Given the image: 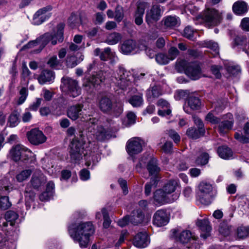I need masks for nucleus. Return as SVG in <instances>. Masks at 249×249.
Segmentation results:
<instances>
[{
	"mask_svg": "<svg viewBox=\"0 0 249 249\" xmlns=\"http://www.w3.org/2000/svg\"><path fill=\"white\" fill-rule=\"evenodd\" d=\"M223 14L222 11L214 8H207L198 18H201L208 27L215 26L221 22Z\"/></svg>",
	"mask_w": 249,
	"mask_h": 249,
	"instance_id": "nucleus-4",
	"label": "nucleus"
},
{
	"mask_svg": "<svg viewBox=\"0 0 249 249\" xmlns=\"http://www.w3.org/2000/svg\"><path fill=\"white\" fill-rule=\"evenodd\" d=\"M134 245L138 248H144L149 244L148 236L146 232L138 233L133 240Z\"/></svg>",
	"mask_w": 249,
	"mask_h": 249,
	"instance_id": "nucleus-22",
	"label": "nucleus"
},
{
	"mask_svg": "<svg viewBox=\"0 0 249 249\" xmlns=\"http://www.w3.org/2000/svg\"><path fill=\"white\" fill-rule=\"evenodd\" d=\"M83 18L79 12L72 13L68 18V25L72 28L83 23Z\"/></svg>",
	"mask_w": 249,
	"mask_h": 249,
	"instance_id": "nucleus-29",
	"label": "nucleus"
},
{
	"mask_svg": "<svg viewBox=\"0 0 249 249\" xmlns=\"http://www.w3.org/2000/svg\"><path fill=\"white\" fill-rule=\"evenodd\" d=\"M133 76L130 71H127L123 68H119L113 73L112 80L121 89H124L130 85Z\"/></svg>",
	"mask_w": 249,
	"mask_h": 249,
	"instance_id": "nucleus-7",
	"label": "nucleus"
},
{
	"mask_svg": "<svg viewBox=\"0 0 249 249\" xmlns=\"http://www.w3.org/2000/svg\"><path fill=\"white\" fill-rule=\"evenodd\" d=\"M99 106L103 112H108L111 111L115 113L116 115L120 114L123 110L122 103L119 102L113 105L111 100L106 96L101 99Z\"/></svg>",
	"mask_w": 249,
	"mask_h": 249,
	"instance_id": "nucleus-9",
	"label": "nucleus"
},
{
	"mask_svg": "<svg viewBox=\"0 0 249 249\" xmlns=\"http://www.w3.org/2000/svg\"><path fill=\"white\" fill-rule=\"evenodd\" d=\"M231 231V227L225 224L220 225L219 231L220 234L224 236H228Z\"/></svg>",
	"mask_w": 249,
	"mask_h": 249,
	"instance_id": "nucleus-54",
	"label": "nucleus"
},
{
	"mask_svg": "<svg viewBox=\"0 0 249 249\" xmlns=\"http://www.w3.org/2000/svg\"><path fill=\"white\" fill-rule=\"evenodd\" d=\"M226 69L230 75H236L240 71V69L238 66L234 65L226 66Z\"/></svg>",
	"mask_w": 249,
	"mask_h": 249,
	"instance_id": "nucleus-59",
	"label": "nucleus"
},
{
	"mask_svg": "<svg viewBox=\"0 0 249 249\" xmlns=\"http://www.w3.org/2000/svg\"><path fill=\"white\" fill-rule=\"evenodd\" d=\"M200 45L203 47L211 49L213 51L214 55L219 53V47L217 43L212 40H204L201 42Z\"/></svg>",
	"mask_w": 249,
	"mask_h": 249,
	"instance_id": "nucleus-41",
	"label": "nucleus"
},
{
	"mask_svg": "<svg viewBox=\"0 0 249 249\" xmlns=\"http://www.w3.org/2000/svg\"><path fill=\"white\" fill-rule=\"evenodd\" d=\"M68 231L71 237L75 242L79 243L81 248L88 247L89 237L94 232L93 225L90 222L72 224L69 227Z\"/></svg>",
	"mask_w": 249,
	"mask_h": 249,
	"instance_id": "nucleus-1",
	"label": "nucleus"
},
{
	"mask_svg": "<svg viewBox=\"0 0 249 249\" xmlns=\"http://www.w3.org/2000/svg\"><path fill=\"white\" fill-rule=\"evenodd\" d=\"M80 58V60L78 61L74 56L68 57L66 61L67 65L71 68H73L76 66L78 63L83 60L84 56L83 55H81Z\"/></svg>",
	"mask_w": 249,
	"mask_h": 249,
	"instance_id": "nucleus-49",
	"label": "nucleus"
},
{
	"mask_svg": "<svg viewBox=\"0 0 249 249\" xmlns=\"http://www.w3.org/2000/svg\"><path fill=\"white\" fill-rule=\"evenodd\" d=\"M143 142L139 137H134L129 139L126 145V151L132 158L140 153L142 150Z\"/></svg>",
	"mask_w": 249,
	"mask_h": 249,
	"instance_id": "nucleus-13",
	"label": "nucleus"
},
{
	"mask_svg": "<svg viewBox=\"0 0 249 249\" xmlns=\"http://www.w3.org/2000/svg\"><path fill=\"white\" fill-rule=\"evenodd\" d=\"M178 53L179 51L177 48L173 47L169 50L167 55L170 61H172L177 57Z\"/></svg>",
	"mask_w": 249,
	"mask_h": 249,
	"instance_id": "nucleus-61",
	"label": "nucleus"
},
{
	"mask_svg": "<svg viewBox=\"0 0 249 249\" xmlns=\"http://www.w3.org/2000/svg\"><path fill=\"white\" fill-rule=\"evenodd\" d=\"M187 104L192 110H196L200 108L201 102L197 97L190 96L188 99Z\"/></svg>",
	"mask_w": 249,
	"mask_h": 249,
	"instance_id": "nucleus-39",
	"label": "nucleus"
},
{
	"mask_svg": "<svg viewBox=\"0 0 249 249\" xmlns=\"http://www.w3.org/2000/svg\"><path fill=\"white\" fill-rule=\"evenodd\" d=\"M122 39L121 35L117 32L108 34L107 37L106 42L110 45H113L118 43Z\"/></svg>",
	"mask_w": 249,
	"mask_h": 249,
	"instance_id": "nucleus-36",
	"label": "nucleus"
},
{
	"mask_svg": "<svg viewBox=\"0 0 249 249\" xmlns=\"http://www.w3.org/2000/svg\"><path fill=\"white\" fill-rule=\"evenodd\" d=\"M130 216V221L134 225H138L141 223L144 218V214L142 212L139 210L134 211L132 215Z\"/></svg>",
	"mask_w": 249,
	"mask_h": 249,
	"instance_id": "nucleus-34",
	"label": "nucleus"
},
{
	"mask_svg": "<svg viewBox=\"0 0 249 249\" xmlns=\"http://www.w3.org/2000/svg\"><path fill=\"white\" fill-rule=\"evenodd\" d=\"M158 182V179L156 178H151V180L149 182L147 183L145 185L144 188V193L146 196H148L150 195L152 188H155L157 187Z\"/></svg>",
	"mask_w": 249,
	"mask_h": 249,
	"instance_id": "nucleus-42",
	"label": "nucleus"
},
{
	"mask_svg": "<svg viewBox=\"0 0 249 249\" xmlns=\"http://www.w3.org/2000/svg\"><path fill=\"white\" fill-rule=\"evenodd\" d=\"M232 125L233 123L230 121H225L222 122L219 124V132L221 134H225L232 128Z\"/></svg>",
	"mask_w": 249,
	"mask_h": 249,
	"instance_id": "nucleus-43",
	"label": "nucleus"
},
{
	"mask_svg": "<svg viewBox=\"0 0 249 249\" xmlns=\"http://www.w3.org/2000/svg\"><path fill=\"white\" fill-rule=\"evenodd\" d=\"M47 137L38 128L32 129V144L37 145L44 143Z\"/></svg>",
	"mask_w": 249,
	"mask_h": 249,
	"instance_id": "nucleus-25",
	"label": "nucleus"
},
{
	"mask_svg": "<svg viewBox=\"0 0 249 249\" xmlns=\"http://www.w3.org/2000/svg\"><path fill=\"white\" fill-rule=\"evenodd\" d=\"M157 106L160 107L158 112L159 115L163 117L171 113L170 104L167 101L160 99L158 101Z\"/></svg>",
	"mask_w": 249,
	"mask_h": 249,
	"instance_id": "nucleus-27",
	"label": "nucleus"
},
{
	"mask_svg": "<svg viewBox=\"0 0 249 249\" xmlns=\"http://www.w3.org/2000/svg\"><path fill=\"white\" fill-rule=\"evenodd\" d=\"M96 139L99 141H103L109 137L110 132L106 130L103 126H97L94 134Z\"/></svg>",
	"mask_w": 249,
	"mask_h": 249,
	"instance_id": "nucleus-32",
	"label": "nucleus"
},
{
	"mask_svg": "<svg viewBox=\"0 0 249 249\" xmlns=\"http://www.w3.org/2000/svg\"><path fill=\"white\" fill-rule=\"evenodd\" d=\"M34 78L37 79L39 84L43 85L50 84L53 82L54 79V74L53 71L46 70L44 71L40 75L34 74Z\"/></svg>",
	"mask_w": 249,
	"mask_h": 249,
	"instance_id": "nucleus-20",
	"label": "nucleus"
},
{
	"mask_svg": "<svg viewBox=\"0 0 249 249\" xmlns=\"http://www.w3.org/2000/svg\"><path fill=\"white\" fill-rule=\"evenodd\" d=\"M85 142L82 141L81 142L77 140H73L71 142L70 151L71 160L75 162L80 160L83 157V155L86 156L87 153H84V145Z\"/></svg>",
	"mask_w": 249,
	"mask_h": 249,
	"instance_id": "nucleus-10",
	"label": "nucleus"
},
{
	"mask_svg": "<svg viewBox=\"0 0 249 249\" xmlns=\"http://www.w3.org/2000/svg\"><path fill=\"white\" fill-rule=\"evenodd\" d=\"M216 196L213 187L210 183L202 181L198 185V196L200 202L204 205L211 204Z\"/></svg>",
	"mask_w": 249,
	"mask_h": 249,
	"instance_id": "nucleus-5",
	"label": "nucleus"
},
{
	"mask_svg": "<svg viewBox=\"0 0 249 249\" xmlns=\"http://www.w3.org/2000/svg\"><path fill=\"white\" fill-rule=\"evenodd\" d=\"M147 5V3L144 1H140L137 5V8L135 13V23L140 25L143 23V16L144 13L145 9Z\"/></svg>",
	"mask_w": 249,
	"mask_h": 249,
	"instance_id": "nucleus-23",
	"label": "nucleus"
},
{
	"mask_svg": "<svg viewBox=\"0 0 249 249\" xmlns=\"http://www.w3.org/2000/svg\"><path fill=\"white\" fill-rule=\"evenodd\" d=\"M196 225L201 231L200 234L201 237L205 239L210 235L212 228L208 220L205 219L198 220Z\"/></svg>",
	"mask_w": 249,
	"mask_h": 249,
	"instance_id": "nucleus-21",
	"label": "nucleus"
},
{
	"mask_svg": "<svg viewBox=\"0 0 249 249\" xmlns=\"http://www.w3.org/2000/svg\"><path fill=\"white\" fill-rule=\"evenodd\" d=\"M11 206V203L9 200L8 196H1L0 198V207L3 209L6 210L10 208Z\"/></svg>",
	"mask_w": 249,
	"mask_h": 249,
	"instance_id": "nucleus-56",
	"label": "nucleus"
},
{
	"mask_svg": "<svg viewBox=\"0 0 249 249\" xmlns=\"http://www.w3.org/2000/svg\"><path fill=\"white\" fill-rule=\"evenodd\" d=\"M237 235L239 238H244L249 236V227H240L237 229Z\"/></svg>",
	"mask_w": 249,
	"mask_h": 249,
	"instance_id": "nucleus-51",
	"label": "nucleus"
},
{
	"mask_svg": "<svg viewBox=\"0 0 249 249\" xmlns=\"http://www.w3.org/2000/svg\"><path fill=\"white\" fill-rule=\"evenodd\" d=\"M179 196V193H178L169 196L162 188L157 190L154 193V201L157 204L160 205L172 203L177 200Z\"/></svg>",
	"mask_w": 249,
	"mask_h": 249,
	"instance_id": "nucleus-11",
	"label": "nucleus"
},
{
	"mask_svg": "<svg viewBox=\"0 0 249 249\" xmlns=\"http://www.w3.org/2000/svg\"><path fill=\"white\" fill-rule=\"evenodd\" d=\"M205 120L208 122L213 124H217L219 122V119L214 116L212 112H209L206 115Z\"/></svg>",
	"mask_w": 249,
	"mask_h": 249,
	"instance_id": "nucleus-62",
	"label": "nucleus"
},
{
	"mask_svg": "<svg viewBox=\"0 0 249 249\" xmlns=\"http://www.w3.org/2000/svg\"><path fill=\"white\" fill-rule=\"evenodd\" d=\"M205 133V129H196L195 127H190L186 131L187 135L191 138L196 139Z\"/></svg>",
	"mask_w": 249,
	"mask_h": 249,
	"instance_id": "nucleus-37",
	"label": "nucleus"
},
{
	"mask_svg": "<svg viewBox=\"0 0 249 249\" xmlns=\"http://www.w3.org/2000/svg\"><path fill=\"white\" fill-rule=\"evenodd\" d=\"M136 116L134 113L129 112L127 114V124L126 126H130L136 123Z\"/></svg>",
	"mask_w": 249,
	"mask_h": 249,
	"instance_id": "nucleus-63",
	"label": "nucleus"
},
{
	"mask_svg": "<svg viewBox=\"0 0 249 249\" xmlns=\"http://www.w3.org/2000/svg\"><path fill=\"white\" fill-rule=\"evenodd\" d=\"M53 9L51 5H48L39 9L34 15L33 24L39 25L48 20L51 17L50 13Z\"/></svg>",
	"mask_w": 249,
	"mask_h": 249,
	"instance_id": "nucleus-14",
	"label": "nucleus"
},
{
	"mask_svg": "<svg viewBox=\"0 0 249 249\" xmlns=\"http://www.w3.org/2000/svg\"><path fill=\"white\" fill-rule=\"evenodd\" d=\"M191 63H189L183 59H178L176 63V69L179 72L184 71L186 72V70Z\"/></svg>",
	"mask_w": 249,
	"mask_h": 249,
	"instance_id": "nucleus-48",
	"label": "nucleus"
},
{
	"mask_svg": "<svg viewBox=\"0 0 249 249\" xmlns=\"http://www.w3.org/2000/svg\"><path fill=\"white\" fill-rule=\"evenodd\" d=\"M83 106L81 104H77L71 106L67 111L68 117L73 121L77 120L80 117L83 119L84 121L88 120V119H86L83 116Z\"/></svg>",
	"mask_w": 249,
	"mask_h": 249,
	"instance_id": "nucleus-17",
	"label": "nucleus"
},
{
	"mask_svg": "<svg viewBox=\"0 0 249 249\" xmlns=\"http://www.w3.org/2000/svg\"><path fill=\"white\" fill-rule=\"evenodd\" d=\"M19 113L17 110H14L10 115L8 124L10 127H14L18 125L19 123Z\"/></svg>",
	"mask_w": 249,
	"mask_h": 249,
	"instance_id": "nucleus-38",
	"label": "nucleus"
},
{
	"mask_svg": "<svg viewBox=\"0 0 249 249\" xmlns=\"http://www.w3.org/2000/svg\"><path fill=\"white\" fill-rule=\"evenodd\" d=\"M208 154L206 153H203L197 158L196 162L197 165H205L208 162Z\"/></svg>",
	"mask_w": 249,
	"mask_h": 249,
	"instance_id": "nucleus-53",
	"label": "nucleus"
},
{
	"mask_svg": "<svg viewBox=\"0 0 249 249\" xmlns=\"http://www.w3.org/2000/svg\"><path fill=\"white\" fill-rule=\"evenodd\" d=\"M169 221V218L163 210L157 211L154 214L153 219V223L157 227H162L167 225Z\"/></svg>",
	"mask_w": 249,
	"mask_h": 249,
	"instance_id": "nucleus-18",
	"label": "nucleus"
},
{
	"mask_svg": "<svg viewBox=\"0 0 249 249\" xmlns=\"http://www.w3.org/2000/svg\"><path fill=\"white\" fill-rule=\"evenodd\" d=\"M61 81V88L63 91L68 93L73 97H76L80 94L81 90L76 80L68 77H64L62 78Z\"/></svg>",
	"mask_w": 249,
	"mask_h": 249,
	"instance_id": "nucleus-8",
	"label": "nucleus"
},
{
	"mask_svg": "<svg viewBox=\"0 0 249 249\" xmlns=\"http://www.w3.org/2000/svg\"><path fill=\"white\" fill-rule=\"evenodd\" d=\"M19 93L20 97L18 102V105H21L25 102L27 96V89L25 88H22L20 89Z\"/></svg>",
	"mask_w": 249,
	"mask_h": 249,
	"instance_id": "nucleus-60",
	"label": "nucleus"
},
{
	"mask_svg": "<svg viewBox=\"0 0 249 249\" xmlns=\"http://www.w3.org/2000/svg\"><path fill=\"white\" fill-rule=\"evenodd\" d=\"M18 215L15 212L9 211L5 214V218L0 221V228L2 231H6V227L9 224L11 227H12L15 223V221L18 219Z\"/></svg>",
	"mask_w": 249,
	"mask_h": 249,
	"instance_id": "nucleus-19",
	"label": "nucleus"
},
{
	"mask_svg": "<svg viewBox=\"0 0 249 249\" xmlns=\"http://www.w3.org/2000/svg\"><path fill=\"white\" fill-rule=\"evenodd\" d=\"M31 154V151L29 148L18 144L11 148L8 156L15 162L26 163L30 160Z\"/></svg>",
	"mask_w": 249,
	"mask_h": 249,
	"instance_id": "nucleus-3",
	"label": "nucleus"
},
{
	"mask_svg": "<svg viewBox=\"0 0 249 249\" xmlns=\"http://www.w3.org/2000/svg\"><path fill=\"white\" fill-rule=\"evenodd\" d=\"M186 74L191 79L196 80L204 76L200 66L196 63H191L186 70Z\"/></svg>",
	"mask_w": 249,
	"mask_h": 249,
	"instance_id": "nucleus-16",
	"label": "nucleus"
},
{
	"mask_svg": "<svg viewBox=\"0 0 249 249\" xmlns=\"http://www.w3.org/2000/svg\"><path fill=\"white\" fill-rule=\"evenodd\" d=\"M124 17V13L123 8L118 5L114 11V19L118 22H121Z\"/></svg>",
	"mask_w": 249,
	"mask_h": 249,
	"instance_id": "nucleus-46",
	"label": "nucleus"
},
{
	"mask_svg": "<svg viewBox=\"0 0 249 249\" xmlns=\"http://www.w3.org/2000/svg\"><path fill=\"white\" fill-rule=\"evenodd\" d=\"M9 175L11 176L12 181L10 182V185H5L3 187L2 186L1 183L0 182V192H3L5 194H7L11 191L13 189V182L15 181L14 178V171H10L9 173Z\"/></svg>",
	"mask_w": 249,
	"mask_h": 249,
	"instance_id": "nucleus-45",
	"label": "nucleus"
},
{
	"mask_svg": "<svg viewBox=\"0 0 249 249\" xmlns=\"http://www.w3.org/2000/svg\"><path fill=\"white\" fill-rule=\"evenodd\" d=\"M31 174V170L29 169L23 170L16 176V179L18 182H22L26 180Z\"/></svg>",
	"mask_w": 249,
	"mask_h": 249,
	"instance_id": "nucleus-50",
	"label": "nucleus"
},
{
	"mask_svg": "<svg viewBox=\"0 0 249 249\" xmlns=\"http://www.w3.org/2000/svg\"><path fill=\"white\" fill-rule=\"evenodd\" d=\"M191 239L196 240V238L189 230L182 231L176 236V240L182 244L188 243Z\"/></svg>",
	"mask_w": 249,
	"mask_h": 249,
	"instance_id": "nucleus-30",
	"label": "nucleus"
},
{
	"mask_svg": "<svg viewBox=\"0 0 249 249\" xmlns=\"http://www.w3.org/2000/svg\"><path fill=\"white\" fill-rule=\"evenodd\" d=\"M156 60L160 65H166L171 61L167 54L162 53H159L156 55Z\"/></svg>",
	"mask_w": 249,
	"mask_h": 249,
	"instance_id": "nucleus-47",
	"label": "nucleus"
},
{
	"mask_svg": "<svg viewBox=\"0 0 249 249\" xmlns=\"http://www.w3.org/2000/svg\"><path fill=\"white\" fill-rule=\"evenodd\" d=\"M217 153L220 158L223 159L228 160L232 156V151L226 146H222L218 147Z\"/></svg>",
	"mask_w": 249,
	"mask_h": 249,
	"instance_id": "nucleus-35",
	"label": "nucleus"
},
{
	"mask_svg": "<svg viewBox=\"0 0 249 249\" xmlns=\"http://www.w3.org/2000/svg\"><path fill=\"white\" fill-rule=\"evenodd\" d=\"M195 34L194 29L190 26H187L185 28L183 32V36L185 37L193 40V37Z\"/></svg>",
	"mask_w": 249,
	"mask_h": 249,
	"instance_id": "nucleus-58",
	"label": "nucleus"
},
{
	"mask_svg": "<svg viewBox=\"0 0 249 249\" xmlns=\"http://www.w3.org/2000/svg\"><path fill=\"white\" fill-rule=\"evenodd\" d=\"M157 160L149 155L142 158L139 163L136 166V169L138 172H140L141 169L147 163V169L150 176H153L154 178L158 179L157 175L160 169L158 166Z\"/></svg>",
	"mask_w": 249,
	"mask_h": 249,
	"instance_id": "nucleus-6",
	"label": "nucleus"
},
{
	"mask_svg": "<svg viewBox=\"0 0 249 249\" xmlns=\"http://www.w3.org/2000/svg\"><path fill=\"white\" fill-rule=\"evenodd\" d=\"M64 27L65 24L60 23L56 27V32L53 35L46 33L36 40L32 41V52L35 53H39L50 41H51L53 45L56 44L57 41L62 42Z\"/></svg>",
	"mask_w": 249,
	"mask_h": 249,
	"instance_id": "nucleus-2",
	"label": "nucleus"
},
{
	"mask_svg": "<svg viewBox=\"0 0 249 249\" xmlns=\"http://www.w3.org/2000/svg\"><path fill=\"white\" fill-rule=\"evenodd\" d=\"M161 15L162 11L160 6L154 5L149 10L146 11L145 16L146 22L149 25H150L159 20Z\"/></svg>",
	"mask_w": 249,
	"mask_h": 249,
	"instance_id": "nucleus-15",
	"label": "nucleus"
},
{
	"mask_svg": "<svg viewBox=\"0 0 249 249\" xmlns=\"http://www.w3.org/2000/svg\"><path fill=\"white\" fill-rule=\"evenodd\" d=\"M222 67L219 66L213 65L211 67V71L213 74L218 79L221 77L220 71Z\"/></svg>",
	"mask_w": 249,
	"mask_h": 249,
	"instance_id": "nucleus-64",
	"label": "nucleus"
},
{
	"mask_svg": "<svg viewBox=\"0 0 249 249\" xmlns=\"http://www.w3.org/2000/svg\"><path fill=\"white\" fill-rule=\"evenodd\" d=\"M129 102L134 107H140L143 103L142 95L139 94L132 96L129 99Z\"/></svg>",
	"mask_w": 249,
	"mask_h": 249,
	"instance_id": "nucleus-44",
	"label": "nucleus"
},
{
	"mask_svg": "<svg viewBox=\"0 0 249 249\" xmlns=\"http://www.w3.org/2000/svg\"><path fill=\"white\" fill-rule=\"evenodd\" d=\"M47 64L50 67L55 68L59 65L60 61L56 55H53L49 57Z\"/></svg>",
	"mask_w": 249,
	"mask_h": 249,
	"instance_id": "nucleus-57",
	"label": "nucleus"
},
{
	"mask_svg": "<svg viewBox=\"0 0 249 249\" xmlns=\"http://www.w3.org/2000/svg\"><path fill=\"white\" fill-rule=\"evenodd\" d=\"M94 54L95 56H99L102 61H107L108 58L113 57L115 53L111 52V49L109 47L106 48L104 50L97 48L94 50Z\"/></svg>",
	"mask_w": 249,
	"mask_h": 249,
	"instance_id": "nucleus-24",
	"label": "nucleus"
},
{
	"mask_svg": "<svg viewBox=\"0 0 249 249\" xmlns=\"http://www.w3.org/2000/svg\"><path fill=\"white\" fill-rule=\"evenodd\" d=\"M164 26L167 28H173L178 26L180 24L179 18L176 16H167L163 20Z\"/></svg>",
	"mask_w": 249,
	"mask_h": 249,
	"instance_id": "nucleus-31",
	"label": "nucleus"
},
{
	"mask_svg": "<svg viewBox=\"0 0 249 249\" xmlns=\"http://www.w3.org/2000/svg\"><path fill=\"white\" fill-rule=\"evenodd\" d=\"M106 16L102 12H97L94 15L93 22L96 25H101L105 20Z\"/></svg>",
	"mask_w": 249,
	"mask_h": 249,
	"instance_id": "nucleus-52",
	"label": "nucleus"
},
{
	"mask_svg": "<svg viewBox=\"0 0 249 249\" xmlns=\"http://www.w3.org/2000/svg\"><path fill=\"white\" fill-rule=\"evenodd\" d=\"M249 7L246 2L243 0H238L232 5L233 12L237 15H243L248 11Z\"/></svg>",
	"mask_w": 249,
	"mask_h": 249,
	"instance_id": "nucleus-28",
	"label": "nucleus"
},
{
	"mask_svg": "<svg viewBox=\"0 0 249 249\" xmlns=\"http://www.w3.org/2000/svg\"><path fill=\"white\" fill-rule=\"evenodd\" d=\"M102 72H99L91 76L86 77L83 81V86L90 92L94 90L103 81Z\"/></svg>",
	"mask_w": 249,
	"mask_h": 249,
	"instance_id": "nucleus-12",
	"label": "nucleus"
},
{
	"mask_svg": "<svg viewBox=\"0 0 249 249\" xmlns=\"http://www.w3.org/2000/svg\"><path fill=\"white\" fill-rule=\"evenodd\" d=\"M136 49V43L135 41L131 39L124 41L121 47V51L124 54L134 53Z\"/></svg>",
	"mask_w": 249,
	"mask_h": 249,
	"instance_id": "nucleus-26",
	"label": "nucleus"
},
{
	"mask_svg": "<svg viewBox=\"0 0 249 249\" xmlns=\"http://www.w3.org/2000/svg\"><path fill=\"white\" fill-rule=\"evenodd\" d=\"M161 95V88L160 86H154L148 89L146 91V96L148 100L157 98Z\"/></svg>",
	"mask_w": 249,
	"mask_h": 249,
	"instance_id": "nucleus-33",
	"label": "nucleus"
},
{
	"mask_svg": "<svg viewBox=\"0 0 249 249\" xmlns=\"http://www.w3.org/2000/svg\"><path fill=\"white\" fill-rule=\"evenodd\" d=\"M178 185V181L171 180L163 186L162 189L169 196H170V194L175 191Z\"/></svg>",
	"mask_w": 249,
	"mask_h": 249,
	"instance_id": "nucleus-40",
	"label": "nucleus"
},
{
	"mask_svg": "<svg viewBox=\"0 0 249 249\" xmlns=\"http://www.w3.org/2000/svg\"><path fill=\"white\" fill-rule=\"evenodd\" d=\"M102 212L104 218L103 226L105 228H107L111 223V220L110 219L108 213L106 208H103L102 209Z\"/></svg>",
	"mask_w": 249,
	"mask_h": 249,
	"instance_id": "nucleus-55",
	"label": "nucleus"
}]
</instances>
